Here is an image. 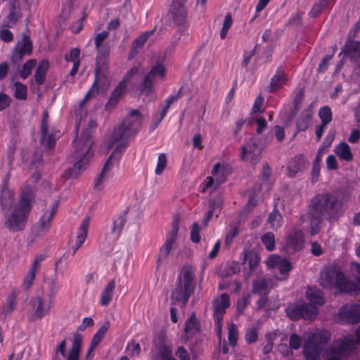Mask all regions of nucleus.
Returning <instances> with one entry per match:
<instances>
[{
	"label": "nucleus",
	"instance_id": "6",
	"mask_svg": "<svg viewBox=\"0 0 360 360\" xmlns=\"http://www.w3.org/2000/svg\"><path fill=\"white\" fill-rule=\"evenodd\" d=\"M32 50L33 45L30 36L23 34L21 41L15 45L11 53V82H14L18 78V71L24 57L25 56H30L32 53Z\"/></svg>",
	"mask_w": 360,
	"mask_h": 360
},
{
	"label": "nucleus",
	"instance_id": "25",
	"mask_svg": "<svg viewBox=\"0 0 360 360\" xmlns=\"http://www.w3.org/2000/svg\"><path fill=\"white\" fill-rule=\"evenodd\" d=\"M262 146H257L255 148V150H252L251 145H246L242 147V158H244L245 156H247L248 160L253 164H257L260 158H261V153L262 150Z\"/></svg>",
	"mask_w": 360,
	"mask_h": 360
},
{
	"label": "nucleus",
	"instance_id": "7",
	"mask_svg": "<svg viewBox=\"0 0 360 360\" xmlns=\"http://www.w3.org/2000/svg\"><path fill=\"white\" fill-rule=\"evenodd\" d=\"M212 318L214 322V331L219 340V350L217 355L221 352L225 354V339L222 340V328L224 316L225 314V292L212 301Z\"/></svg>",
	"mask_w": 360,
	"mask_h": 360
},
{
	"label": "nucleus",
	"instance_id": "47",
	"mask_svg": "<svg viewBox=\"0 0 360 360\" xmlns=\"http://www.w3.org/2000/svg\"><path fill=\"white\" fill-rule=\"evenodd\" d=\"M14 86H15V92H14L15 97L19 100H26L27 99V86L20 82H15Z\"/></svg>",
	"mask_w": 360,
	"mask_h": 360
},
{
	"label": "nucleus",
	"instance_id": "43",
	"mask_svg": "<svg viewBox=\"0 0 360 360\" xmlns=\"http://www.w3.org/2000/svg\"><path fill=\"white\" fill-rule=\"evenodd\" d=\"M288 316L292 321H297L302 318V303L291 304L285 309Z\"/></svg>",
	"mask_w": 360,
	"mask_h": 360
},
{
	"label": "nucleus",
	"instance_id": "53",
	"mask_svg": "<svg viewBox=\"0 0 360 360\" xmlns=\"http://www.w3.org/2000/svg\"><path fill=\"white\" fill-rule=\"evenodd\" d=\"M240 222L237 221L229 225V233L226 235V245H228L231 240L238 235L240 231Z\"/></svg>",
	"mask_w": 360,
	"mask_h": 360
},
{
	"label": "nucleus",
	"instance_id": "18",
	"mask_svg": "<svg viewBox=\"0 0 360 360\" xmlns=\"http://www.w3.org/2000/svg\"><path fill=\"white\" fill-rule=\"evenodd\" d=\"M127 89V85H125V81H121L116 86L113 91L112 92L108 101L105 105V110L108 111H110L114 109L121 98L123 97L124 92Z\"/></svg>",
	"mask_w": 360,
	"mask_h": 360
},
{
	"label": "nucleus",
	"instance_id": "26",
	"mask_svg": "<svg viewBox=\"0 0 360 360\" xmlns=\"http://www.w3.org/2000/svg\"><path fill=\"white\" fill-rule=\"evenodd\" d=\"M96 60L94 85L98 84L100 75L107 77L109 70L108 58H96Z\"/></svg>",
	"mask_w": 360,
	"mask_h": 360
},
{
	"label": "nucleus",
	"instance_id": "39",
	"mask_svg": "<svg viewBox=\"0 0 360 360\" xmlns=\"http://www.w3.org/2000/svg\"><path fill=\"white\" fill-rule=\"evenodd\" d=\"M127 211H124L123 213L119 214L115 219L113 220V226L111 231L112 234H113L115 238H118L125 225L126 223V214Z\"/></svg>",
	"mask_w": 360,
	"mask_h": 360
},
{
	"label": "nucleus",
	"instance_id": "19",
	"mask_svg": "<svg viewBox=\"0 0 360 360\" xmlns=\"http://www.w3.org/2000/svg\"><path fill=\"white\" fill-rule=\"evenodd\" d=\"M273 280L269 278H258L252 283L253 294L267 295L273 288Z\"/></svg>",
	"mask_w": 360,
	"mask_h": 360
},
{
	"label": "nucleus",
	"instance_id": "11",
	"mask_svg": "<svg viewBox=\"0 0 360 360\" xmlns=\"http://www.w3.org/2000/svg\"><path fill=\"white\" fill-rule=\"evenodd\" d=\"M340 321L343 323L356 324L360 322V304H346L338 312Z\"/></svg>",
	"mask_w": 360,
	"mask_h": 360
},
{
	"label": "nucleus",
	"instance_id": "56",
	"mask_svg": "<svg viewBox=\"0 0 360 360\" xmlns=\"http://www.w3.org/2000/svg\"><path fill=\"white\" fill-rule=\"evenodd\" d=\"M167 165V156L165 153L158 155V163L155 169V174L160 175L163 173Z\"/></svg>",
	"mask_w": 360,
	"mask_h": 360
},
{
	"label": "nucleus",
	"instance_id": "2",
	"mask_svg": "<svg viewBox=\"0 0 360 360\" xmlns=\"http://www.w3.org/2000/svg\"><path fill=\"white\" fill-rule=\"evenodd\" d=\"M34 202L35 193L31 186L26 185L20 193L18 202L6 217L4 226L12 233L23 231Z\"/></svg>",
	"mask_w": 360,
	"mask_h": 360
},
{
	"label": "nucleus",
	"instance_id": "46",
	"mask_svg": "<svg viewBox=\"0 0 360 360\" xmlns=\"http://www.w3.org/2000/svg\"><path fill=\"white\" fill-rule=\"evenodd\" d=\"M281 219L282 216L280 212L275 209L269 214L267 223L272 229L276 230L281 226Z\"/></svg>",
	"mask_w": 360,
	"mask_h": 360
},
{
	"label": "nucleus",
	"instance_id": "8",
	"mask_svg": "<svg viewBox=\"0 0 360 360\" xmlns=\"http://www.w3.org/2000/svg\"><path fill=\"white\" fill-rule=\"evenodd\" d=\"M188 0H172L167 14L170 25L184 27L187 22L188 9L186 3Z\"/></svg>",
	"mask_w": 360,
	"mask_h": 360
},
{
	"label": "nucleus",
	"instance_id": "32",
	"mask_svg": "<svg viewBox=\"0 0 360 360\" xmlns=\"http://www.w3.org/2000/svg\"><path fill=\"white\" fill-rule=\"evenodd\" d=\"M306 297L313 305L322 306L325 303L323 292L316 288H308L306 292Z\"/></svg>",
	"mask_w": 360,
	"mask_h": 360
},
{
	"label": "nucleus",
	"instance_id": "34",
	"mask_svg": "<svg viewBox=\"0 0 360 360\" xmlns=\"http://www.w3.org/2000/svg\"><path fill=\"white\" fill-rule=\"evenodd\" d=\"M115 288V281L110 280L104 288L101 295V304L103 306H107L112 300L113 292Z\"/></svg>",
	"mask_w": 360,
	"mask_h": 360
},
{
	"label": "nucleus",
	"instance_id": "49",
	"mask_svg": "<svg viewBox=\"0 0 360 360\" xmlns=\"http://www.w3.org/2000/svg\"><path fill=\"white\" fill-rule=\"evenodd\" d=\"M263 101V97L260 95L255 99L250 113L251 120H254L255 116H257V113L263 112L264 111V108L262 107Z\"/></svg>",
	"mask_w": 360,
	"mask_h": 360
},
{
	"label": "nucleus",
	"instance_id": "17",
	"mask_svg": "<svg viewBox=\"0 0 360 360\" xmlns=\"http://www.w3.org/2000/svg\"><path fill=\"white\" fill-rule=\"evenodd\" d=\"M351 342L347 339H338L330 346L331 353L326 360H341L340 355L350 349Z\"/></svg>",
	"mask_w": 360,
	"mask_h": 360
},
{
	"label": "nucleus",
	"instance_id": "48",
	"mask_svg": "<svg viewBox=\"0 0 360 360\" xmlns=\"http://www.w3.org/2000/svg\"><path fill=\"white\" fill-rule=\"evenodd\" d=\"M155 30L142 33L136 37L131 44V46L136 49H141L148 39L153 34Z\"/></svg>",
	"mask_w": 360,
	"mask_h": 360
},
{
	"label": "nucleus",
	"instance_id": "24",
	"mask_svg": "<svg viewBox=\"0 0 360 360\" xmlns=\"http://www.w3.org/2000/svg\"><path fill=\"white\" fill-rule=\"evenodd\" d=\"M89 221L90 218L89 217H86L78 230L77 236V243L75 245V246L72 248V255H74L77 250L83 245L84 243L88 233V229L89 226Z\"/></svg>",
	"mask_w": 360,
	"mask_h": 360
},
{
	"label": "nucleus",
	"instance_id": "52",
	"mask_svg": "<svg viewBox=\"0 0 360 360\" xmlns=\"http://www.w3.org/2000/svg\"><path fill=\"white\" fill-rule=\"evenodd\" d=\"M352 274L356 279V283H353L354 285V288L352 290V292H360V264H352Z\"/></svg>",
	"mask_w": 360,
	"mask_h": 360
},
{
	"label": "nucleus",
	"instance_id": "30",
	"mask_svg": "<svg viewBox=\"0 0 360 360\" xmlns=\"http://www.w3.org/2000/svg\"><path fill=\"white\" fill-rule=\"evenodd\" d=\"M200 331V323L197 319L195 314L193 312L188 319L185 322L184 333L186 335H194Z\"/></svg>",
	"mask_w": 360,
	"mask_h": 360
},
{
	"label": "nucleus",
	"instance_id": "22",
	"mask_svg": "<svg viewBox=\"0 0 360 360\" xmlns=\"http://www.w3.org/2000/svg\"><path fill=\"white\" fill-rule=\"evenodd\" d=\"M323 348L308 338L303 347V352L307 360H317Z\"/></svg>",
	"mask_w": 360,
	"mask_h": 360
},
{
	"label": "nucleus",
	"instance_id": "54",
	"mask_svg": "<svg viewBox=\"0 0 360 360\" xmlns=\"http://www.w3.org/2000/svg\"><path fill=\"white\" fill-rule=\"evenodd\" d=\"M262 241L268 250L272 251L275 248L274 235L273 233H266L262 236Z\"/></svg>",
	"mask_w": 360,
	"mask_h": 360
},
{
	"label": "nucleus",
	"instance_id": "45",
	"mask_svg": "<svg viewBox=\"0 0 360 360\" xmlns=\"http://www.w3.org/2000/svg\"><path fill=\"white\" fill-rule=\"evenodd\" d=\"M120 141H122V143H127L128 144L127 139L123 136V131L121 132L120 129H116L115 128L108 143V149H112L115 143Z\"/></svg>",
	"mask_w": 360,
	"mask_h": 360
},
{
	"label": "nucleus",
	"instance_id": "61",
	"mask_svg": "<svg viewBox=\"0 0 360 360\" xmlns=\"http://www.w3.org/2000/svg\"><path fill=\"white\" fill-rule=\"evenodd\" d=\"M277 269H278L279 272L284 275L285 276L283 278V279L287 278V274L292 269V264L291 263L288 261L287 259H282V261L279 263L278 266H277Z\"/></svg>",
	"mask_w": 360,
	"mask_h": 360
},
{
	"label": "nucleus",
	"instance_id": "29",
	"mask_svg": "<svg viewBox=\"0 0 360 360\" xmlns=\"http://www.w3.org/2000/svg\"><path fill=\"white\" fill-rule=\"evenodd\" d=\"M305 159L301 155L295 156L289 162L288 166L289 176L293 177L299 172H302L305 168Z\"/></svg>",
	"mask_w": 360,
	"mask_h": 360
},
{
	"label": "nucleus",
	"instance_id": "37",
	"mask_svg": "<svg viewBox=\"0 0 360 360\" xmlns=\"http://www.w3.org/2000/svg\"><path fill=\"white\" fill-rule=\"evenodd\" d=\"M17 305V295L13 291L7 297L6 303L4 306L2 315L4 316V319L10 316L11 313L15 310Z\"/></svg>",
	"mask_w": 360,
	"mask_h": 360
},
{
	"label": "nucleus",
	"instance_id": "5",
	"mask_svg": "<svg viewBox=\"0 0 360 360\" xmlns=\"http://www.w3.org/2000/svg\"><path fill=\"white\" fill-rule=\"evenodd\" d=\"M319 284L326 289L336 288L340 292L352 293L354 288L344 273L333 265L325 266L320 272Z\"/></svg>",
	"mask_w": 360,
	"mask_h": 360
},
{
	"label": "nucleus",
	"instance_id": "58",
	"mask_svg": "<svg viewBox=\"0 0 360 360\" xmlns=\"http://www.w3.org/2000/svg\"><path fill=\"white\" fill-rule=\"evenodd\" d=\"M158 349L162 360H168L169 358L172 356V349L169 345L162 342L159 344Z\"/></svg>",
	"mask_w": 360,
	"mask_h": 360
},
{
	"label": "nucleus",
	"instance_id": "57",
	"mask_svg": "<svg viewBox=\"0 0 360 360\" xmlns=\"http://www.w3.org/2000/svg\"><path fill=\"white\" fill-rule=\"evenodd\" d=\"M328 3L319 0V1L313 6L311 11H310V15L312 18H316L319 15H320L323 10L326 8Z\"/></svg>",
	"mask_w": 360,
	"mask_h": 360
},
{
	"label": "nucleus",
	"instance_id": "41",
	"mask_svg": "<svg viewBox=\"0 0 360 360\" xmlns=\"http://www.w3.org/2000/svg\"><path fill=\"white\" fill-rule=\"evenodd\" d=\"M166 73L167 69L165 66L163 64L158 63L150 69L146 76L154 81L156 77L164 79L166 76Z\"/></svg>",
	"mask_w": 360,
	"mask_h": 360
},
{
	"label": "nucleus",
	"instance_id": "35",
	"mask_svg": "<svg viewBox=\"0 0 360 360\" xmlns=\"http://www.w3.org/2000/svg\"><path fill=\"white\" fill-rule=\"evenodd\" d=\"M287 81L286 76L284 72L278 69L274 76L271 78L270 82V91H276L280 89Z\"/></svg>",
	"mask_w": 360,
	"mask_h": 360
},
{
	"label": "nucleus",
	"instance_id": "27",
	"mask_svg": "<svg viewBox=\"0 0 360 360\" xmlns=\"http://www.w3.org/2000/svg\"><path fill=\"white\" fill-rule=\"evenodd\" d=\"M344 52L352 61L357 62L360 58V42L348 40L344 46Z\"/></svg>",
	"mask_w": 360,
	"mask_h": 360
},
{
	"label": "nucleus",
	"instance_id": "62",
	"mask_svg": "<svg viewBox=\"0 0 360 360\" xmlns=\"http://www.w3.org/2000/svg\"><path fill=\"white\" fill-rule=\"evenodd\" d=\"M302 345V339L296 333H293L290 335L289 340V347L292 349H298L301 347Z\"/></svg>",
	"mask_w": 360,
	"mask_h": 360
},
{
	"label": "nucleus",
	"instance_id": "21",
	"mask_svg": "<svg viewBox=\"0 0 360 360\" xmlns=\"http://www.w3.org/2000/svg\"><path fill=\"white\" fill-rule=\"evenodd\" d=\"M307 335L308 338L323 349L330 340V333L327 330H309Z\"/></svg>",
	"mask_w": 360,
	"mask_h": 360
},
{
	"label": "nucleus",
	"instance_id": "60",
	"mask_svg": "<svg viewBox=\"0 0 360 360\" xmlns=\"http://www.w3.org/2000/svg\"><path fill=\"white\" fill-rule=\"evenodd\" d=\"M48 118H49V113L46 110L43 112L42 115V120L41 123V141H44L45 139L46 136L47 135L48 131Z\"/></svg>",
	"mask_w": 360,
	"mask_h": 360
},
{
	"label": "nucleus",
	"instance_id": "33",
	"mask_svg": "<svg viewBox=\"0 0 360 360\" xmlns=\"http://www.w3.org/2000/svg\"><path fill=\"white\" fill-rule=\"evenodd\" d=\"M334 152L340 160L349 162L352 161L353 159V155L351 151L350 147L345 142H342L339 143L335 147Z\"/></svg>",
	"mask_w": 360,
	"mask_h": 360
},
{
	"label": "nucleus",
	"instance_id": "15",
	"mask_svg": "<svg viewBox=\"0 0 360 360\" xmlns=\"http://www.w3.org/2000/svg\"><path fill=\"white\" fill-rule=\"evenodd\" d=\"M304 243V234L301 230H292L286 238V247L289 251L296 252L302 250Z\"/></svg>",
	"mask_w": 360,
	"mask_h": 360
},
{
	"label": "nucleus",
	"instance_id": "13",
	"mask_svg": "<svg viewBox=\"0 0 360 360\" xmlns=\"http://www.w3.org/2000/svg\"><path fill=\"white\" fill-rule=\"evenodd\" d=\"M192 65L202 72H207L211 68L210 54L207 51H204L203 46L196 51Z\"/></svg>",
	"mask_w": 360,
	"mask_h": 360
},
{
	"label": "nucleus",
	"instance_id": "59",
	"mask_svg": "<svg viewBox=\"0 0 360 360\" xmlns=\"http://www.w3.org/2000/svg\"><path fill=\"white\" fill-rule=\"evenodd\" d=\"M181 91H182V88H180L179 89L178 92L175 95L170 96L165 100V105L162 109V116H165L167 115V110L169 108L172 103L174 101L178 100L181 97Z\"/></svg>",
	"mask_w": 360,
	"mask_h": 360
},
{
	"label": "nucleus",
	"instance_id": "63",
	"mask_svg": "<svg viewBox=\"0 0 360 360\" xmlns=\"http://www.w3.org/2000/svg\"><path fill=\"white\" fill-rule=\"evenodd\" d=\"M276 338V333H269L266 335L267 343L263 347V352L266 354L270 353L274 347V340Z\"/></svg>",
	"mask_w": 360,
	"mask_h": 360
},
{
	"label": "nucleus",
	"instance_id": "28",
	"mask_svg": "<svg viewBox=\"0 0 360 360\" xmlns=\"http://www.w3.org/2000/svg\"><path fill=\"white\" fill-rule=\"evenodd\" d=\"M9 174L4 179L1 184L0 202L3 208L9 207L13 201V193L8 188Z\"/></svg>",
	"mask_w": 360,
	"mask_h": 360
},
{
	"label": "nucleus",
	"instance_id": "23",
	"mask_svg": "<svg viewBox=\"0 0 360 360\" xmlns=\"http://www.w3.org/2000/svg\"><path fill=\"white\" fill-rule=\"evenodd\" d=\"M82 335L79 333H75L72 336V347L66 354L65 360H79L82 346Z\"/></svg>",
	"mask_w": 360,
	"mask_h": 360
},
{
	"label": "nucleus",
	"instance_id": "14",
	"mask_svg": "<svg viewBox=\"0 0 360 360\" xmlns=\"http://www.w3.org/2000/svg\"><path fill=\"white\" fill-rule=\"evenodd\" d=\"M212 176L207 177L204 183L206 187H212L216 190L225 181V166L221 165L219 162L214 165L212 170Z\"/></svg>",
	"mask_w": 360,
	"mask_h": 360
},
{
	"label": "nucleus",
	"instance_id": "40",
	"mask_svg": "<svg viewBox=\"0 0 360 360\" xmlns=\"http://www.w3.org/2000/svg\"><path fill=\"white\" fill-rule=\"evenodd\" d=\"M32 303L35 308L34 316L37 319H40L48 313L49 308L46 309L43 307L44 300L40 296L33 297L32 299Z\"/></svg>",
	"mask_w": 360,
	"mask_h": 360
},
{
	"label": "nucleus",
	"instance_id": "16",
	"mask_svg": "<svg viewBox=\"0 0 360 360\" xmlns=\"http://www.w3.org/2000/svg\"><path fill=\"white\" fill-rule=\"evenodd\" d=\"M8 9L9 13L5 18L6 22L4 26L13 27L22 17L19 0H10Z\"/></svg>",
	"mask_w": 360,
	"mask_h": 360
},
{
	"label": "nucleus",
	"instance_id": "1",
	"mask_svg": "<svg viewBox=\"0 0 360 360\" xmlns=\"http://www.w3.org/2000/svg\"><path fill=\"white\" fill-rule=\"evenodd\" d=\"M342 199L336 193L316 195L308 205L311 235L320 232L323 218L337 220L342 214Z\"/></svg>",
	"mask_w": 360,
	"mask_h": 360
},
{
	"label": "nucleus",
	"instance_id": "4",
	"mask_svg": "<svg viewBox=\"0 0 360 360\" xmlns=\"http://www.w3.org/2000/svg\"><path fill=\"white\" fill-rule=\"evenodd\" d=\"M195 288V273L193 266L186 264L178 274L175 287L172 290L171 304L174 305L180 302L182 307H186L190 297L194 293Z\"/></svg>",
	"mask_w": 360,
	"mask_h": 360
},
{
	"label": "nucleus",
	"instance_id": "38",
	"mask_svg": "<svg viewBox=\"0 0 360 360\" xmlns=\"http://www.w3.org/2000/svg\"><path fill=\"white\" fill-rule=\"evenodd\" d=\"M137 88L140 91V94L145 96L151 95L155 92L154 81L146 75L143 77V80L139 83Z\"/></svg>",
	"mask_w": 360,
	"mask_h": 360
},
{
	"label": "nucleus",
	"instance_id": "64",
	"mask_svg": "<svg viewBox=\"0 0 360 360\" xmlns=\"http://www.w3.org/2000/svg\"><path fill=\"white\" fill-rule=\"evenodd\" d=\"M257 330L255 328H249L245 334V340L249 343H254L257 340Z\"/></svg>",
	"mask_w": 360,
	"mask_h": 360
},
{
	"label": "nucleus",
	"instance_id": "55",
	"mask_svg": "<svg viewBox=\"0 0 360 360\" xmlns=\"http://www.w3.org/2000/svg\"><path fill=\"white\" fill-rule=\"evenodd\" d=\"M238 338V330L237 326L231 323L229 328V344L231 347H235L237 345Z\"/></svg>",
	"mask_w": 360,
	"mask_h": 360
},
{
	"label": "nucleus",
	"instance_id": "50",
	"mask_svg": "<svg viewBox=\"0 0 360 360\" xmlns=\"http://www.w3.org/2000/svg\"><path fill=\"white\" fill-rule=\"evenodd\" d=\"M319 116L321 120V124L328 125L332 120V112L328 106H323L320 108Z\"/></svg>",
	"mask_w": 360,
	"mask_h": 360
},
{
	"label": "nucleus",
	"instance_id": "3",
	"mask_svg": "<svg viewBox=\"0 0 360 360\" xmlns=\"http://www.w3.org/2000/svg\"><path fill=\"white\" fill-rule=\"evenodd\" d=\"M93 131L89 127L82 131L80 137L76 141L72 158L75 161L72 167L65 172L67 178H77L85 170V166L94 155L91 150Z\"/></svg>",
	"mask_w": 360,
	"mask_h": 360
},
{
	"label": "nucleus",
	"instance_id": "10",
	"mask_svg": "<svg viewBox=\"0 0 360 360\" xmlns=\"http://www.w3.org/2000/svg\"><path fill=\"white\" fill-rule=\"evenodd\" d=\"M179 217L176 214L174 216L173 221H172V228L169 231V232L167 235V238L165 243L160 248L158 258L157 260V266H160V263L162 260L165 259L169 254L170 253L173 245L176 241L177 233L179 231Z\"/></svg>",
	"mask_w": 360,
	"mask_h": 360
},
{
	"label": "nucleus",
	"instance_id": "31",
	"mask_svg": "<svg viewBox=\"0 0 360 360\" xmlns=\"http://www.w3.org/2000/svg\"><path fill=\"white\" fill-rule=\"evenodd\" d=\"M49 68V63L47 60H42L39 62L34 72V79L38 85H41L46 80V75Z\"/></svg>",
	"mask_w": 360,
	"mask_h": 360
},
{
	"label": "nucleus",
	"instance_id": "12",
	"mask_svg": "<svg viewBox=\"0 0 360 360\" xmlns=\"http://www.w3.org/2000/svg\"><path fill=\"white\" fill-rule=\"evenodd\" d=\"M127 147V143H121L118 144L114 149L112 154L109 156L108 160L104 163L103 169L101 173L98 175L94 182V188L101 190L99 186L101 184L105 172L108 170L109 167L112 161L118 162L121 159L122 153L125 150Z\"/></svg>",
	"mask_w": 360,
	"mask_h": 360
},
{
	"label": "nucleus",
	"instance_id": "9",
	"mask_svg": "<svg viewBox=\"0 0 360 360\" xmlns=\"http://www.w3.org/2000/svg\"><path fill=\"white\" fill-rule=\"evenodd\" d=\"M143 122V115L139 110H132L116 129L123 131V136L128 139L131 136L136 135L140 130Z\"/></svg>",
	"mask_w": 360,
	"mask_h": 360
},
{
	"label": "nucleus",
	"instance_id": "20",
	"mask_svg": "<svg viewBox=\"0 0 360 360\" xmlns=\"http://www.w3.org/2000/svg\"><path fill=\"white\" fill-rule=\"evenodd\" d=\"M243 255V263L247 264L250 272H252V271L255 270L258 266L260 262L258 250L256 248H245Z\"/></svg>",
	"mask_w": 360,
	"mask_h": 360
},
{
	"label": "nucleus",
	"instance_id": "44",
	"mask_svg": "<svg viewBox=\"0 0 360 360\" xmlns=\"http://www.w3.org/2000/svg\"><path fill=\"white\" fill-rule=\"evenodd\" d=\"M36 65V59L28 60L22 65V69H19L18 75L23 79H27L32 74V70Z\"/></svg>",
	"mask_w": 360,
	"mask_h": 360
},
{
	"label": "nucleus",
	"instance_id": "51",
	"mask_svg": "<svg viewBox=\"0 0 360 360\" xmlns=\"http://www.w3.org/2000/svg\"><path fill=\"white\" fill-rule=\"evenodd\" d=\"M200 230L201 227L199 225L198 222L195 221L192 224V226L191 227L190 238L193 243H199L200 242Z\"/></svg>",
	"mask_w": 360,
	"mask_h": 360
},
{
	"label": "nucleus",
	"instance_id": "36",
	"mask_svg": "<svg viewBox=\"0 0 360 360\" xmlns=\"http://www.w3.org/2000/svg\"><path fill=\"white\" fill-rule=\"evenodd\" d=\"M302 318L304 320L312 321L316 319L319 314V309L313 304L303 302L302 303Z\"/></svg>",
	"mask_w": 360,
	"mask_h": 360
},
{
	"label": "nucleus",
	"instance_id": "42",
	"mask_svg": "<svg viewBox=\"0 0 360 360\" xmlns=\"http://www.w3.org/2000/svg\"><path fill=\"white\" fill-rule=\"evenodd\" d=\"M312 118V112L310 110H305L303 111L299 117L297 123V128L298 131L306 130Z\"/></svg>",
	"mask_w": 360,
	"mask_h": 360
}]
</instances>
